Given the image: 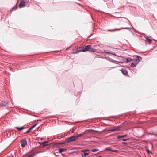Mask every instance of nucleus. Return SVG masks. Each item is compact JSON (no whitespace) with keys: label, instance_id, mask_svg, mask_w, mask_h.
<instances>
[{"label":"nucleus","instance_id":"f257e3e1","mask_svg":"<svg viewBox=\"0 0 157 157\" xmlns=\"http://www.w3.org/2000/svg\"><path fill=\"white\" fill-rule=\"evenodd\" d=\"M76 140V139L74 136H71L65 139V140L63 142H59V145L65 144L74 141Z\"/></svg>","mask_w":157,"mask_h":157},{"label":"nucleus","instance_id":"f03ea898","mask_svg":"<svg viewBox=\"0 0 157 157\" xmlns=\"http://www.w3.org/2000/svg\"><path fill=\"white\" fill-rule=\"evenodd\" d=\"M84 52L89 51L90 52H94L96 51V49L92 48V45H88L85 46L83 47Z\"/></svg>","mask_w":157,"mask_h":157},{"label":"nucleus","instance_id":"7ed1b4c3","mask_svg":"<svg viewBox=\"0 0 157 157\" xmlns=\"http://www.w3.org/2000/svg\"><path fill=\"white\" fill-rule=\"evenodd\" d=\"M142 59V58L140 56H138L136 57L135 59H132V61L133 62V63H138Z\"/></svg>","mask_w":157,"mask_h":157},{"label":"nucleus","instance_id":"20e7f679","mask_svg":"<svg viewBox=\"0 0 157 157\" xmlns=\"http://www.w3.org/2000/svg\"><path fill=\"white\" fill-rule=\"evenodd\" d=\"M81 52H84L83 47H79L74 51V53H78Z\"/></svg>","mask_w":157,"mask_h":157},{"label":"nucleus","instance_id":"39448f33","mask_svg":"<svg viewBox=\"0 0 157 157\" xmlns=\"http://www.w3.org/2000/svg\"><path fill=\"white\" fill-rule=\"evenodd\" d=\"M20 1V3L19 5L20 8L24 7L25 6V3L24 0H19Z\"/></svg>","mask_w":157,"mask_h":157},{"label":"nucleus","instance_id":"423d86ee","mask_svg":"<svg viewBox=\"0 0 157 157\" xmlns=\"http://www.w3.org/2000/svg\"><path fill=\"white\" fill-rule=\"evenodd\" d=\"M21 146L23 147H25L27 144V142L25 139L21 141Z\"/></svg>","mask_w":157,"mask_h":157},{"label":"nucleus","instance_id":"0eeeda50","mask_svg":"<svg viewBox=\"0 0 157 157\" xmlns=\"http://www.w3.org/2000/svg\"><path fill=\"white\" fill-rule=\"evenodd\" d=\"M128 29V30H129L130 31L132 32V31L131 30L132 28H128V27L123 28H121V29H113L112 31H113V30H116V31H118V30H121V29Z\"/></svg>","mask_w":157,"mask_h":157},{"label":"nucleus","instance_id":"6e6552de","mask_svg":"<svg viewBox=\"0 0 157 157\" xmlns=\"http://www.w3.org/2000/svg\"><path fill=\"white\" fill-rule=\"evenodd\" d=\"M121 71L122 72V73H123V75H128V71L124 69H122L121 70Z\"/></svg>","mask_w":157,"mask_h":157},{"label":"nucleus","instance_id":"1a4fd4ad","mask_svg":"<svg viewBox=\"0 0 157 157\" xmlns=\"http://www.w3.org/2000/svg\"><path fill=\"white\" fill-rule=\"evenodd\" d=\"M8 103L6 101H3L2 102L1 104H0V106H5Z\"/></svg>","mask_w":157,"mask_h":157},{"label":"nucleus","instance_id":"9d476101","mask_svg":"<svg viewBox=\"0 0 157 157\" xmlns=\"http://www.w3.org/2000/svg\"><path fill=\"white\" fill-rule=\"evenodd\" d=\"M83 134L81 133L80 134H77L76 136H74L76 139V140L80 136L83 135Z\"/></svg>","mask_w":157,"mask_h":157},{"label":"nucleus","instance_id":"9b49d317","mask_svg":"<svg viewBox=\"0 0 157 157\" xmlns=\"http://www.w3.org/2000/svg\"><path fill=\"white\" fill-rule=\"evenodd\" d=\"M67 150L65 148H59V153H61Z\"/></svg>","mask_w":157,"mask_h":157},{"label":"nucleus","instance_id":"f8f14e48","mask_svg":"<svg viewBox=\"0 0 157 157\" xmlns=\"http://www.w3.org/2000/svg\"><path fill=\"white\" fill-rule=\"evenodd\" d=\"M15 128L17 129L18 131H21V130H22L23 129L25 128H24L23 127H16Z\"/></svg>","mask_w":157,"mask_h":157},{"label":"nucleus","instance_id":"ddd939ff","mask_svg":"<svg viewBox=\"0 0 157 157\" xmlns=\"http://www.w3.org/2000/svg\"><path fill=\"white\" fill-rule=\"evenodd\" d=\"M132 61V58L131 57L128 58L127 59V62H129L131 61Z\"/></svg>","mask_w":157,"mask_h":157},{"label":"nucleus","instance_id":"4468645a","mask_svg":"<svg viewBox=\"0 0 157 157\" xmlns=\"http://www.w3.org/2000/svg\"><path fill=\"white\" fill-rule=\"evenodd\" d=\"M126 136V135H124L120 136H117V138L118 139L122 138H124V137H125Z\"/></svg>","mask_w":157,"mask_h":157},{"label":"nucleus","instance_id":"2eb2a0df","mask_svg":"<svg viewBox=\"0 0 157 157\" xmlns=\"http://www.w3.org/2000/svg\"><path fill=\"white\" fill-rule=\"evenodd\" d=\"M35 155V152H34L33 153H32L31 154L29 155L27 157H32L33 156Z\"/></svg>","mask_w":157,"mask_h":157},{"label":"nucleus","instance_id":"dca6fc26","mask_svg":"<svg viewBox=\"0 0 157 157\" xmlns=\"http://www.w3.org/2000/svg\"><path fill=\"white\" fill-rule=\"evenodd\" d=\"M138 64L137 63H132L131 64V66L132 67H135Z\"/></svg>","mask_w":157,"mask_h":157},{"label":"nucleus","instance_id":"f3484780","mask_svg":"<svg viewBox=\"0 0 157 157\" xmlns=\"http://www.w3.org/2000/svg\"><path fill=\"white\" fill-rule=\"evenodd\" d=\"M119 130V128H115V129L110 130V131H118Z\"/></svg>","mask_w":157,"mask_h":157},{"label":"nucleus","instance_id":"a211bd4d","mask_svg":"<svg viewBox=\"0 0 157 157\" xmlns=\"http://www.w3.org/2000/svg\"><path fill=\"white\" fill-rule=\"evenodd\" d=\"M33 128L32 126L31 127V128L28 130L26 132V133H28L29 132H31V131Z\"/></svg>","mask_w":157,"mask_h":157},{"label":"nucleus","instance_id":"6ab92c4d","mask_svg":"<svg viewBox=\"0 0 157 157\" xmlns=\"http://www.w3.org/2000/svg\"><path fill=\"white\" fill-rule=\"evenodd\" d=\"M42 144L44 146H46L48 145V142H45L42 143Z\"/></svg>","mask_w":157,"mask_h":157},{"label":"nucleus","instance_id":"aec40b11","mask_svg":"<svg viewBox=\"0 0 157 157\" xmlns=\"http://www.w3.org/2000/svg\"><path fill=\"white\" fill-rule=\"evenodd\" d=\"M146 38V41H148L149 43H150L152 41V40L151 39L148 38V37Z\"/></svg>","mask_w":157,"mask_h":157},{"label":"nucleus","instance_id":"412c9836","mask_svg":"<svg viewBox=\"0 0 157 157\" xmlns=\"http://www.w3.org/2000/svg\"><path fill=\"white\" fill-rule=\"evenodd\" d=\"M99 150L98 149H92L91 151L92 152H95L97 151H98Z\"/></svg>","mask_w":157,"mask_h":157},{"label":"nucleus","instance_id":"4be33fe9","mask_svg":"<svg viewBox=\"0 0 157 157\" xmlns=\"http://www.w3.org/2000/svg\"><path fill=\"white\" fill-rule=\"evenodd\" d=\"M147 151L148 153L151 154H152V152L151 151H150L148 149H147Z\"/></svg>","mask_w":157,"mask_h":157},{"label":"nucleus","instance_id":"5701e85b","mask_svg":"<svg viewBox=\"0 0 157 157\" xmlns=\"http://www.w3.org/2000/svg\"><path fill=\"white\" fill-rule=\"evenodd\" d=\"M104 52L106 53H110L111 52H109L108 50H104Z\"/></svg>","mask_w":157,"mask_h":157},{"label":"nucleus","instance_id":"b1692460","mask_svg":"<svg viewBox=\"0 0 157 157\" xmlns=\"http://www.w3.org/2000/svg\"><path fill=\"white\" fill-rule=\"evenodd\" d=\"M89 153H84V154H82V156L83 157H85Z\"/></svg>","mask_w":157,"mask_h":157},{"label":"nucleus","instance_id":"393cba45","mask_svg":"<svg viewBox=\"0 0 157 157\" xmlns=\"http://www.w3.org/2000/svg\"><path fill=\"white\" fill-rule=\"evenodd\" d=\"M89 150H87V149H86V150H81V152H86V151H89Z\"/></svg>","mask_w":157,"mask_h":157},{"label":"nucleus","instance_id":"a878e982","mask_svg":"<svg viewBox=\"0 0 157 157\" xmlns=\"http://www.w3.org/2000/svg\"><path fill=\"white\" fill-rule=\"evenodd\" d=\"M106 150L108 151H112V150L110 148H107L106 149Z\"/></svg>","mask_w":157,"mask_h":157},{"label":"nucleus","instance_id":"bb28decb","mask_svg":"<svg viewBox=\"0 0 157 157\" xmlns=\"http://www.w3.org/2000/svg\"><path fill=\"white\" fill-rule=\"evenodd\" d=\"M118 151L117 150H112V151H111L112 152H118Z\"/></svg>","mask_w":157,"mask_h":157},{"label":"nucleus","instance_id":"cd10ccee","mask_svg":"<svg viewBox=\"0 0 157 157\" xmlns=\"http://www.w3.org/2000/svg\"><path fill=\"white\" fill-rule=\"evenodd\" d=\"M128 140V139H123L122 140V141H126Z\"/></svg>","mask_w":157,"mask_h":157},{"label":"nucleus","instance_id":"c85d7f7f","mask_svg":"<svg viewBox=\"0 0 157 157\" xmlns=\"http://www.w3.org/2000/svg\"><path fill=\"white\" fill-rule=\"evenodd\" d=\"M37 123H36L32 127L34 128L37 125Z\"/></svg>","mask_w":157,"mask_h":157},{"label":"nucleus","instance_id":"c756f323","mask_svg":"<svg viewBox=\"0 0 157 157\" xmlns=\"http://www.w3.org/2000/svg\"><path fill=\"white\" fill-rule=\"evenodd\" d=\"M122 144H127V143L126 142H122Z\"/></svg>","mask_w":157,"mask_h":157},{"label":"nucleus","instance_id":"7c9ffc66","mask_svg":"<svg viewBox=\"0 0 157 157\" xmlns=\"http://www.w3.org/2000/svg\"><path fill=\"white\" fill-rule=\"evenodd\" d=\"M93 131H94L95 132H98V131H96V130H93Z\"/></svg>","mask_w":157,"mask_h":157},{"label":"nucleus","instance_id":"2f4dec72","mask_svg":"<svg viewBox=\"0 0 157 157\" xmlns=\"http://www.w3.org/2000/svg\"><path fill=\"white\" fill-rule=\"evenodd\" d=\"M60 136L61 137H63V135L62 134V135H61V136Z\"/></svg>","mask_w":157,"mask_h":157},{"label":"nucleus","instance_id":"473e14b6","mask_svg":"<svg viewBox=\"0 0 157 157\" xmlns=\"http://www.w3.org/2000/svg\"><path fill=\"white\" fill-rule=\"evenodd\" d=\"M56 144H59V143H57Z\"/></svg>","mask_w":157,"mask_h":157},{"label":"nucleus","instance_id":"72a5a7b5","mask_svg":"<svg viewBox=\"0 0 157 157\" xmlns=\"http://www.w3.org/2000/svg\"><path fill=\"white\" fill-rule=\"evenodd\" d=\"M61 154L63 155V154L62 153H61Z\"/></svg>","mask_w":157,"mask_h":157}]
</instances>
